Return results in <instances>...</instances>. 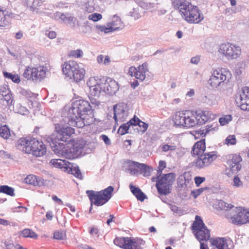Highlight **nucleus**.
<instances>
[{"mask_svg":"<svg viewBox=\"0 0 249 249\" xmlns=\"http://www.w3.org/2000/svg\"><path fill=\"white\" fill-rule=\"evenodd\" d=\"M103 84L104 83L101 84L100 85H96L95 87L89 88L91 94L94 96H98L101 92H104Z\"/></svg>","mask_w":249,"mask_h":249,"instance_id":"obj_43","label":"nucleus"},{"mask_svg":"<svg viewBox=\"0 0 249 249\" xmlns=\"http://www.w3.org/2000/svg\"><path fill=\"white\" fill-rule=\"evenodd\" d=\"M211 243L215 248L214 249H231L229 248V243L231 242L223 237H216L211 239Z\"/></svg>","mask_w":249,"mask_h":249,"instance_id":"obj_22","label":"nucleus"},{"mask_svg":"<svg viewBox=\"0 0 249 249\" xmlns=\"http://www.w3.org/2000/svg\"><path fill=\"white\" fill-rule=\"evenodd\" d=\"M96 29L98 30L104 32L105 33H108L110 32H112V28L109 27V26H105L104 25H97Z\"/></svg>","mask_w":249,"mask_h":249,"instance_id":"obj_57","label":"nucleus"},{"mask_svg":"<svg viewBox=\"0 0 249 249\" xmlns=\"http://www.w3.org/2000/svg\"><path fill=\"white\" fill-rule=\"evenodd\" d=\"M126 237H117L114 239V244L121 248L124 249Z\"/></svg>","mask_w":249,"mask_h":249,"instance_id":"obj_48","label":"nucleus"},{"mask_svg":"<svg viewBox=\"0 0 249 249\" xmlns=\"http://www.w3.org/2000/svg\"><path fill=\"white\" fill-rule=\"evenodd\" d=\"M232 119L231 115H224L219 119V122L221 125H224L230 122Z\"/></svg>","mask_w":249,"mask_h":249,"instance_id":"obj_51","label":"nucleus"},{"mask_svg":"<svg viewBox=\"0 0 249 249\" xmlns=\"http://www.w3.org/2000/svg\"><path fill=\"white\" fill-rule=\"evenodd\" d=\"M205 149L204 139L201 140L194 144L191 154L193 156L196 155L198 157L192 162V166L198 169H203L209 166L217 159L216 152H205Z\"/></svg>","mask_w":249,"mask_h":249,"instance_id":"obj_1","label":"nucleus"},{"mask_svg":"<svg viewBox=\"0 0 249 249\" xmlns=\"http://www.w3.org/2000/svg\"><path fill=\"white\" fill-rule=\"evenodd\" d=\"M174 8L178 9L181 17L190 23H198L204 17L198 8L186 0H175L173 2Z\"/></svg>","mask_w":249,"mask_h":249,"instance_id":"obj_2","label":"nucleus"},{"mask_svg":"<svg viewBox=\"0 0 249 249\" xmlns=\"http://www.w3.org/2000/svg\"><path fill=\"white\" fill-rule=\"evenodd\" d=\"M129 188L131 192L136 197L138 200L143 201L146 198L145 194L138 187L134 186L132 184H130L129 185Z\"/></svg>","mask_w":249,"mask_h":249,"instance_id":"obj_31","label":"nucleus"},{"mask_svg":"<svg viewBox=\"0 0 249 249\" xmlns=\"http://www.w3.org/2000/svg\"><path fill=\"white\" fill-rule=\"evenodd\" d=\"M216 209L222 211H229L233 207V205L231 204L227 203L226 202L219 200L215 203Z\"/></svg>","mask_w":249,"mask_h":249,"instance_id":"obj_37","label":"nucleus"},{"mask_svg":"<svg viewBox=\"0 0 249 249\" xmlns=\"http://www.w3.org/2000/svg\"><path fill=\"white\" fill-rule=\"evenodd\" d=\"M91 110L92 106L89 102L84 100H76L69 108L65 122L67 123L69 120L75 119L82 114L91 112Z\"/></svg>","mask_w":249,"mask_h":249,"instance_id":"obj_5","label":"nucleus"},{"mask_svg":"<svg viewBox=\"0 0 249 249\" xmlns=\"http://www.w3.org/2000/svg\"><path fill=\"white\" fill-rule=\"evenodd\" d=\"M16 113L20 114L23 115H28L29 113L28 110L24 107L22 106L20 104H18L14 108Z\"/></svg>","mask_w":249,"mask_h":249,"instance_id":"obj_47","label":"nucleus"},{"mask_svg":"<svg viewBox=\"0 0 249 249\" xmlns=\"http://www.w3.org/2000/svg\"><path fill=\"white\" fill-rule=\"evenodd\" d=\"M138 4L139 6L145 10H151V12H156L155 9L156 7V4L153 2H147L141 0L138 2Z\"/></svg>","mask_w":249,"mask_h":249,"instance_id":"obj_39","label":"nucleus"},{"mask_svg":"<svg viewBox=\"0 0 249 249\" xmlns=\"http://www.w3.org/2000/svg\"><path fill=\"white\" fill-rule=\"evenodd\" d=\"M85 70L81 65L78 64L75 68V70L71 74V76L69 77L71 79H73L76 82L83 80L85 77Z\"/></svg>","mask_w":249,"mask_h":249,"instance_id":"obj_26","label":"nucleus"},{"mask_svg":"<svg viewBox=\"0 0 249 249\" xmlns=\"http://www.w3.org/2000/svg\"><path fill=\"white\" fill-rule=\"evenodd\" d=\"M0 193L5 194L10 196H14V189L7 185L0 186Z\"/></svg>","mask_w":249,"mask_h":249,"instance_id":"obj_44","label":"nucleus"},{"mask_svg":"<svg viewBox=\"0 0 249 249\" xmlns=\"http://www.w3.org/2000/svg\"><path fill=\"white\" fill-rule=\"evenodd\" d=\"M17 148L27 154L41 157L46 153V147L42 141L35 138H22L17 142Z\"/></svg>","mask_w":249,"mask_h":249,"instance_id":"obj_3","label":"nucleus"},{"mask_svg":"<svg viewBox=\"0 0 249 249\" xmlns=\"http://www.w3.org/2000/svg\"><path fill=\"white\" fill-rule=\"evenodd\" d=\"M176 149V146L169 145L168 144H164L161 147V149L163 152H167L168 151H173Z\"/></svg>","mask_w":249,"mask_h":249,"instance_id":"obj_63","label":"nucleus"},{"mask_svg":"<svg viewBox=\"0 0 249 249\" xmlns=\"http://www.w3.org/2000/svg\"><path fill=\"white\" fill-rule=\"evenodd\" d=\"M20 93L27 98H31L35 96V94L30 90H26L25 89H21Z\"/></svg>","mask_w":249,"mask_h":249,"instance_id":"obj_58","label":"nucleus"},{"mask_svg":"<svg viewBox=\"0 0 249 249\" xmlns=\"http://www.w3.org/2000/svg\"><path fill=\"white\" fill-rule=\"evenodd\" d=\"M139 164L138 162L128 160L124 163L125 171H128L131 175H138Z\"/></svg>","mask_w":249,"mask_h":249,"instance_id":"obj_25","label":"nucleus"},{"mask_svg":"<svg viewBox=\"0 0 249 249\" xmlns=\"http://www.w3.org/2000/svg\"><path fill=\"white\" fill-rule=\"evenodd\" d=\"M85 145L86 142L84 140H79L71 146L65 144L59 156L68 159H73L83 156L85 154L84 149Z\"/></svg>","mask_w":249,"mask_h":249,"instance_id":"obj_8","label":"nucleus"},{"mask_svg":"<svg viewBox=\"0 0 249 249\" xmlns=\"http://www.w3.org/2000/svg\"><path fill=\"white\" fill-rule=\"evenodd\" d=\"M83 52L80 49L72 50L70 52L69 55L74 58H81L83 56Z\"/></svg>","mask_w":249,"mask_h":249,"instance_id":"obj_53","label":"nucleus"},{"mask_svg":"<svg viewBox=\"0 0 249 249\" xmlns=\"http://www.w3.org/2000/svg\"><path fill=\"white\" fill-rule=\"evenodd\" d=\"M66 22H67L69 26L72 28H74L76 26L78 27L80 26L77 19L73 16H68Z\"/></svg>","mask_w":249,"mask_h":249,"instance_id":"obj_52","label":"nucleus"},{"mask_svg":"<svg viewBox=\"0 0 249 249\" xmlns=\"http://www.w3.org/2000/svg\"><path fill=\"white\" fill-rule=\"evenodd\" d=\"M77 64L78 63L74 61L65 62L62 66L63 74L69 78L75 70Z\"/></svg>","mask_w":249,"mask_h":249,"instance_id":"obj_24","label":"nucleus"},{"mask_svg":"<svg viewBox=\"0 0 249 249\" xmlns=\"http://www.w3.org/2000/svg\"><path fill=\"white\" fill-rule=\"evenodd\" d=\"M196 237L199 241H207L210 237V232L207 228L194 232Z\"/></svg>","mask_w":249,"mask_h":249,"instance_id":"obj_28","label":"nucleus"},{"mask_svg":"<svg viewBox=\"0 0 249 249\" xmlns=\"http://www.w3.org/2000/svg\"><path fill=\"white\" fill-rule=\"evenodd\" d=\"M4 77L7 79H11L16 83H18L20 81L19 76L18 74H13L8 72H3Z\"/></svg>","mask_w":249,"mask_h":249,"instance_id":"obj_50","label":"nucleus"},{"mask_svg":"<svg viewBox=\"0 0 249 249\" xmlns=\"http://www.w3.org/2000/svg\"><path fill=\"white\" fill-rule=\"evenodd\" d=\"M122 24V22L121 18L117 16L114 15L112 17V21L108 22L107 25L109 26L112 28L113 32L119 29L121 27Z\"/></svg>","mask_w":249,"mask_h":249,"instance_id":"obj_33","label":"nucleus"},{"mask_svg":"<svg viewBox=\"0 0 249 249\" xmlns=\"http://www.w3.org/2000/svg\"><path fill=\"white\" fill-rule=\"evenodd\" d=\"M131 125H133V124H130L129 121L126 124H122L118 129V134L123 135L127 133L129 128Z\"/></svg>","mask_w":249,"mask_h":249,"instance_id":"obj_49","label":"nucleus"},{"mask_svg":"<svg viewBox=\"0 0 249 249\" xmlns=\"http://www.w3.org/2000/svg\"><path fill=\"white\" fill-rule=\"evenodd\" d=\"M113 112V119L117 125L118 122H122L125 121L128 114L127 110L123 106L118 105L114 106Z\"/></svg>","mask_w":249,"mask_h":249,"instance_id":"obj_18","label":"nucleus"},{"mask_svg":"<svg viewBox=\"0 0 249 249\" xmlns=\"http://www.w3.org/2000/svg\"><path fill=\"white\" fill-rule=\"evenodd\" d=\"M149 70L148 65L144 63L137 68L134 66L129 67L128 74L132 76L135 77L137 79L143 81L147 76H149Z\"/></svg>","mask_w":249,"mask_h":249,"instance_id":"obj_14","label":"nucleus"},{"mask_svg":"<svg viewBox=\"0 0 249 249\" xmlns=\"http://www.w3.org/2000/svg\"><path fill=\"white\" fill-rule=\"evenodd\" d=\"M19 235L24 238H31L34 239H36L38 237L37 234L29 229H26L22 231L19 233Z\"/></svg>","mask_w":249,"mask_h":249,"instance_id":"obj_41","label":"nucleus"},{"mask_svg":"<svg viewBox=\"0 0 249 249\" xmlns=\"http://www.w3.org/2000/svg\"><path fill=\"white\" fill-rule=\"evenodd\" d=\"M69 161L61 159H52L50 162V164L55 168L60 169L62 171L65 172L67 167Z\"/></svg>","mask_w":249,"mask_h":249,"instance_id":"obj_30","label":"nucleus"},{"mask_svg":"<svg viewBox=\"0 0 249 249\" xmlns=\"http://www.w3.org/2000/svg\"><path fill=\"white\" fill-rule=\"evenodd\" d=\"M204 102L210 106H216L218 104L220 97L218 94L210 93L205 96L203 98Z\"/></svg>","mask_w":249,"mask_h":249,"instance_id":"obj_27","label":"nucleus"},{"mask_svg":"<svg viewBox=\"0 0 249 249\" xmlns=\"http://www.w3.org/2000/svg\"><path fill=\"white\" fill-rule=\"evenodd\" d=\"M10 23V18L8 15L4 12L2 16L0 17V27L8 26Z\"/></svg>","mask_w":249,"mask_h":249,"instance_id":"obj_45","label":"nucleus"},{"mask_svg":"<svg viewBox=\"0 0 249 249\" xmlns=\"http://www.w3.org/2000/svg\"><path fill=\"white\" fill-rule=\"evenodd\" d=\"M242 158L240 156L235 154L230 156L227 161V167L226 169V174L229 177L231 174L236 173L241 168L240 162Z\"/></svg>","mask_w":249,"mask_h":249,"instance_id":"obj_13","label":"nucleus"},{"mask_svg":"<svg viewBox=\"0 0 249 249\" xmlns=\"http://www.w3.org/2000/svg\"><path fill=\"white\" fill-rule=\"evenodd\" d=\"M113 191L114 188L109 186L100 191L87 190L86 194L88 196L91 205L94 204L97 206H101L107 203L111 198Z\"/></svg>","mask_w":249,"mask_h":249,"instance_id":"obj_4","label":"nucleus"},{"mask_svg":"<svg viewBox=\"0 0 249 249\" xmlns=\"http://www.w3.org/2000/svg\"><path fill=\"white\" fill-rule=\"evenodd\" d=\"M218 53L228 60L237 58L241 53V48L234 44L226 43L221 44L218 50Z\"/></svg>","mask_w":249,"mask_h":249,"instance_id":"obj_10","label":"nucleus"},{"mask_svg":"<svg viewBox=\"0 0 249 249\" xmlns=\"http://www.w3.org/2000/svg\"><path fill=\"white\" fill-rule=\"evenodd\" d=\"M0 102L5 106H9L12 104L13 101V97L11 92H8V94L1 96L0 98Z\"/></svg>","mask_w":249,"mask_h":249,"instance_id":"obj_40","label":"nucleus"},{"mask_svg":"<svg viewBox=\"0 0 249 249\" xmlns=\"http://www.w3.org/2000/svg\"><path fill=\"white\" fill-rule=\"evenodd\" d=\"M175 173H170L159 177L156 182V187L160 195H167L170 193L171 186L175 180Z\"/></svg>","mask_w":249,"mask_h":249,"instance_id":"obj_9","label":"nucleus"},{"mask_svg":"<svg viewBox=\"0 0 249 249\" xmlns=\"http://www.w3.org/2000/svg\"><path fill=\"white\" fill-rule=\"evenodd\" d=\"M129 15L135 19H138L141 17L138 8H134L132 11L129 12Z\"/></svg>","mask_w":249,"mask_h":249,"instance_id":"obj_60","label":"nucleus"},{"mask_svg":"<svg viewBox=\"0 0 249 249\" xmlns=\"http://www.w3.org/2000/svg\"><path fill=\"white\" fill-rule=\"evenodd\" d=\"M170 208L171 210L176 214H180L182 213V210L175 205H170Z\"/></svg>","mask_w":249,"mask_h":249,"instance_id":"obj_62","label":"nucleus"},{"mask_svg":"<svg viewBox=\"0 0 249 249\" xmlns=\"http://www.w3.org/2000/svg\"><path fill=\"white\" fill-rule=\"evenodd\" d=\"M211 73L208 83L213 89L217 88L221 84L229 81L231 76L230 71L224 68H213Z\"/></svg>","mask_w":249,"mask_h":249,"instance_id":"obj_6","label":"nucleus"},{"mask_svg":"<svg viewBox=\"0 0 249 249\" xmlns=\"http://www.w3.org/2000/svg\"><path fill=\"white\" fill-rule=\"evenodd\" d=\"M130 124H133V125L136 126L139 125L140 127H142V131L144 132L148 128V124L141 121L138 117L135 116L129 120Z\"/></svg>","mask_w":249,"mask_h":249,"instance_id":"obj_38","label":"nucleus"},{"mask_svg":"<svg viewBox=\"0 0 249 249\" xmlns=\"http://www.w3.org/2000/svg\"><path fill=\"white\" fill-rule=\"evenodd\" d=\"M236 143V139L234 135H229L225 140V143L227 145H234Z\"/></svg>","mask_w":249,"mask_h":249,"instance_id":"obj_55","label":"nucleus"},{"mask_svg":"<svg viewBox=\"0 0 249 249\" xmlns=\"http://www.w3.org/2000/svg\"><path fill=\"white\" fill-rule=\"evenodd\" d=\"M196 116H195V125L196 124L202 125L214 116L212 112L209 110H198L196 111Z\"/></svg>","mask_w":249,"mask_h":249,"instance_id":"obj_19","label":"nucleus"},{"mask_svg":"<svg viewBox=\"0 0 249 249\" xmlns=\"http://www.w3.org/2000/svg\"><path fill=\"white\" fill-rule=\"evenodd\" d=\"M65 169H66L65 172L72 174L78 178H82V176L80 170L77 165L69 162L67 168Z\"/></svg>","mask_w":249,"mask_h":249,"instance_id":"obj_29","label":"nucleus"},{"mask_svg":"<svg viewBox=\"0 0 249 249\" xmlns=\"http://www.w3.org/2000/svg\"><path fill=\"white\" fill-rule=\"evenodd\" d=\"M95 119L93 117L92 110L91 112L86 113L79 116L75 119L69 120L67 124L72 126H76L82 128L85 125H89L94 122Z\"/></svg>","mask_w":249,"mask_h":249,"instance_id":"obj_12","label":"nucleus"},{"mask_svg":"<svg viewBox=\"0 0 249 249\" xmlns=\"http://www.w3.org/2000/svg\"><path fill=\"white\" fill-rule=\"evenodd\" d=\"M166 163L165 161L160 160L159 163L158 173L160 175L163 170L166 167Z\"/></svg>","mask_w":249,"mask_h":249,"instance_id":"obj_61","label":"nucleus"},{"mask_svg":"<svg viewBox=\"0 0 249 249\" xmlns=\"http://www.w3.org/2000/svg\"><path fill=\"white\" fill-rule=\"evenodd\" d=\"M103 90L104 92L108 94H115L119 89L118 83L111 78H107L105 79L104 82Z\"/></svg>","mask_w":249,"mask_h":249,"instance_id":"obj_20","label":"nucleus"},{"mask_svg":"<svg viewBox=\"0 0 249 249\" xmlns=\"http://www.w3.org/2000/svg\"><path fill=\"white\" fill-rule=\"evenodd\" d=\"M47 71L46 67L43 66H28L25 69L23 76L28 80L37 82L46 77Z\"/></svg>","mask_w":249,"mask_h":249,"instance_id":"obj_11","label":"nucleus"},{"mask_svg":"<svg viewBox=\"0 0 249 249\" xmlns=\"http://www.w3.org/2000/svg\"><path fill=\"white\" fill-rule=\"evenodd\" d=\"M194 180L196 186L197 187H198L202 183H203L205 180V178L204 177L197 176L195 178Z\"/></svg>","mask_w":249,"mask_h":249,"instance_id":"obj_64","label":"nucleus"},{"mask_svg":"<svg viewBox=\"0 0 249 249\" xmlns=\"http://www.w3.org/2000/svg\"><path fill=\"white\" fill-rule=\"evenodd\" d=\"M10 135V129L6 125L0 126V136L1 137L7 139Z\"/></svg>","mask_w":249,"mask_h":249,"instance_id":"obj_46","label":"nucleus"},{"mask_svg":"<svg viewBox=\"0 0 249 249\" xmlns=\"http://www.w3.org/2000/svg\"><path fill=\"white\" fill-rule=\"evenodd\" d=\"M55 130L57 132V140L64 142L68 141L71 136L74 133L73 128L58 124H55Z\"/></svg>","mask_w":249,"mask_h":249,"instance_id":"obj_16","label":"nucleus"},{"mask_svg":"<svg viewBox=\"0 0 249 249\" xmlns=\"http://www.w3.org/2000/svg\"><path fill=\"white\" fill-rule=\"evenodd\" d=\"M218 129V124L213 123L211 125H207L205 129H200L196 132V134L198 135L203 136L204 137L207 133L212 131L217 130Z\"/></svg>","mask_w":249,"mask_h":249,"instance_id":"obj_32","label":"nucleus"},{"mask_svg":"<svg viewBox=\"0 0 249 249\" xmlns=\"http://www.w3.org/2000/svg\"><path fill=\"white\" fill-rule=\"evenodd\" d=\"M105 82V78L101 77H91L87 82V84L89 88L95 87L96 85H100Z\"/></svg>","mask_w":249,"mask_h":249,"instance_id":"obj_34","label":"nucleus"},{"mask_svg":"<svg viewBox=\"0 0 249 249\" xmlns=\"http://www.w3.org/2000/svg\"><path fill=\"white\" fill-rule=\"evenodd\" d=\"M139 174H142L144 177H148L150 175V168L144 163H140L139 166Z\"/></svg>","mask_w":249,"mask_h":249,"instance_id":"obj_42","label":"nucleus"},{"mask_svg":"<svg viewBox=\"0 0 249 249\" xmlns=\"http://www.w3.org/2000/svg\"><path fill=\"white\" fill-rule=\"evenodd\" d=\"M26 183L35 186H42L45 185L46 181L41 177L34 175H29L24 179Z\"/></svg>","mask_w":249,"mask_h":249,"instance_id":"obj_23","label":"nucleus"},{"mask_svg":"<svg viewBox=\"0 0 249 249\" xmlns=\"http://www.w3.org/2000/svg\"><path fill=\"white\" fill-rule=\"evenodd\" d=\"M50 145L52 150L55 154L59 156L63 149L64 148L65 144L62 142H57L55 141L52 140V142Z\"/></svg>","mask_w":249,"mask_h":249,"instance_id":"obj_35","label":"nucleus"},{"mask_svg":"<svg viewBox=\"0 0 249 249\" xmlns=\"http://www.w3.org/2000/svg\"><path fill=\"white\" fill-rule=\"evenodd\" d=\"M145 242L141 239H134L126 237L124 249H142Z\"/></svg>","mask_w":249,"mask_h":249,"instance_id":"obj_21","label":"nucleus"},{"mask_svg":"<svg viewBox=\"0 0 249 249\" xmlns=\"http://www.w3.org/2000/svg\"><path fill=\"white\" fill-rule=\"evenodd\" d=\"M190 112L183 110L176 112L172 116L175 125L178 127L190 128L195 126V117L189 116Z\"/></svg>","mask_w":249,"mask_h":249,"instance_id":"obj_7","label":"nucleus"},{"mask_svg":"<svg viewBox=\"0 0 249 249\" xmlns=\"http://www.w3.org/2000/svg\"><path fill=\"white\" fill-rule=\"evenodd\" d=\"M235 101L242 110H249V88H243L236 95Z\"/></svg>","mask_w":249,"mask_h":249,"instance_id":"obj_15","label":"nucleus"},{"mask_svg":"<svg viewBox=\"0 0 249 249\" xmlns=\"http://www.w3.org/2000/svg\"><path fill=\"white\" fill-rule=\"evenodd\" d=\"M231 222L235 225H242L247 223L246 220V208L236 207L233 211V214L230 217Z\"/></svg>","mask_w":249,"mask_h":249,"instance_id":"obj_17","label":"nucleus"},{"mask_svg":"<svg viewBox=\"0 0 249 249\" xmlns=\"http://www.w3.org/2000/svg\"><path fill=\"white\" fill-rule=\"evenodd\" d=\"M206 228L200 216L196 215L192 226L194 232Z\"/></svg>","mask_w":249,"mask_h":249,"instance_id":"obj_36","label":"nucleus"},{"mask_svg":"<svg viewBox=\"0 0 249 249\" xmlns=\"http://www.w3.org/2000/svg\"><path fill=\"white\" fill-rule=\"evenodd\" d=\"M207 189V188H200L199 189H195L191 191V195L194 198H197L202 192Z\"/></svg>","mask_w":249,"mask_h":249,"instance_id":"obj_54","label":"nucleus"},{"mask_svg":"<svg viewBox=\"0 0 249 249\" xmlns=\"http://www.w3.org/2000/svg\"><path fill=\"white\" fill-rule=\"evenodd\" d=\"M243 185V182L240 178L237 176H235L233 179L232 186L235 187L239 188L242 187Z\"/></svg>","mask_w":249,"mask_h":249,"instance_id":"obj_56","label":"nucleus"},{"mask_svg":"<svg viewBox=\"0 0 249 249\" xmlns=\"http://www.w3.org/2000/svg\"><path fill=\"white\" fill-rule=\"evenodd\" d=\"M102 18V15L99 13H94L89 15L88 17L89 19L93 21H97L101 19Z\"/></svg>","mask_w":249,"mask_h":249,"instance_id":"obj_59","label":"nucleus"}]
</instances>
